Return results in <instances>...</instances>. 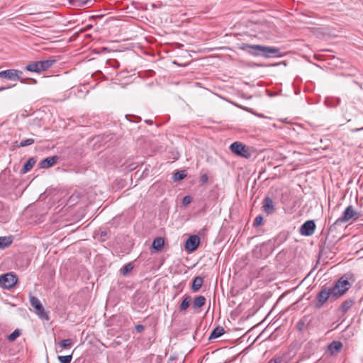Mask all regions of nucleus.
Masks as SVG:
<instances>
[{
  "label": "nucleus",
  "mask_w": 363,
  "mask_h": 363,
  "mask_svg": "<svg viewBox=\"0 0 363 363\" xmlns=\"http://www.w3.org/2000/svg\"><path fill=\"white\" fill-rule=\"evenodd\" d=\"M71 4L74 6L89 8L92 6V0H69Z\"/></svg>",
  "instance_id": "obj_16"
},
{
  "label": "nucleus",
  "mask_w": 363,
  "mask_h": 363,
  "mask_svg": "<svg viewBox=\"0 0 363 363\" xmlns=\"http://www.w3.org/2000/svg\"><path fill=\"white\" fill-rule=\"evenodd\" d=\"M200 238L198 235H191L185 242V249L189 252H193L198 248Z\"/></svg>",
  "instance_id": "obj_11"
},
{
  "label": "nucleus",
  "mask_w": 363,
  "mask_h": 363,
  "mask_svg": "<svg viewBox=\"0 0 363 363\" xmlns=\"http://www.w3.org/2000/svg\"><path fill=\"white\" fill-rule=\"evenodd\" d=\"M191 298L190 296H188V295H186L184 297V299L183 301H182L181 304H180V306H179V309L181 311H186L189 305H190V303H191Z\"/></svg>",
  "instance_id": "obj_23"
},
{
  "label": "nucleus",
  "mask_w": 363,
  "mask_h": 363,
  "mask_svg": "<svg viewBox=\"0 0 363 363\" xmlns=\"http://www.w3.org/2000/svg\"><path fill=\"white\" fill-rule=\"evenodd\" d=\"M359 216V213L355 211L352 206H347L342 213V216L337 218L334 223L330 227V230H332L335 228L336 225H340L342 223L348 222L352 218L354 220L357 219Z\"/></svg>",
  "instance_id": "obj_3"
},
{
  "label": "nucleus",
  "mask_w": 363,
  "mask_h": 363,
  "mask_svg": "<svg viewBox=\"0 0 363 363\" xmlns=\"http://www.w3.org/2000/svg\"><path fill=\"white\" fill-rule=\"evenodd\" d=\"M206 301V299L203 296H198L194 298L192 306L195 309L201 308L205 305Z\"/></svg>",
  "instance_id": "obj_20"
},
{
  "label": "nucleus",
  "mask_w": 363,
  "mask_h": 363,
  "mask_svg": "<svg viewBox=\"0 0 363 363\" xmlns=\"http://www.w3.org/2000/svg\"><path fill=\"white\" fill-rule=\"evenodd\" d=\"M35 143L34 139L33 138H28L26 140H21L18 145H16L18 147H23L28 145H30Z\"/></svg>",
  "instance_id": "obj_29"
},
{
  "label": "nucleus",
  "mask_w": 363,
  "mask_h": 363,
  "mask_svg": "<svg viewBox=\"0 0 363 363\" xmlns=\"http://www.w3.org/2000/svg\"><path fill=\"white\" fill-rule=\"evenodd\" d=\"M56 62L55 60H46L28 64L26 69L28 72L40 73L48 69Z\"/></svg>",
  "instance_id": "obj_5"
},
{
  "label": "nucleus",
  "mask_w": 363,
  "mask_h": 363,
  "mask_svg": "<svg viewBox=\"0 0 363 363\" xmlns=\"http://www.w3.org/2000/svg\"><path fill=\"white\" fill-rule=\"evenodd\" d=\"M133 269V265L132 263H128L125 264L121 269V274L123 276H126L128 274L129 272H130Z\"/></svg>",
  "instance_id": "obj_26"
},
{
  "label": "nucleus",
  "mask_w": 363,
  "mask_h": 363,
  "mask_svg": "<svg viewBox=\"0 0 363 363\" xmlns=\"http://www.w3.org/2000/svg\"><path fill=\"white\" fill-rule=\"evenodd\" d=\"M106 235V232H101V236H105Z\"/></svg>",
  "instance_id": "obj_40"
},
{
  "label": "nucleus",
  "mask_w": 363,
  "mask_h": 363,
  "mask_svg": "<svg viewBox=\"0 0 363 363\" xmlns=\"http://www.w3.org/2000/svg\"><path fill=\"white\" fill-rule=\"evenodd\" d=\"M262 208L263 211L268 215L272 214L274 212L275 208L274 206V202L270 197L267 196L264 199L262 203Z\"/></svg>",
  "instance_id": "obj_13"
},
{
  "label": "nucleus",
  "mask_w": 363,
  "mask_h": 363,
  "mask_svg": "<svg viewBox=\"0 0 363 363\" xmlns=\"http://www.w3.org/2000/svg\"><path fill=\"white\" fill-rule=\"evenodd\" d=\"M145 123H152V121H149V120H147V121H145Z\"/></svg>",
  "instance_id": "obj_41"
},
{
  "label": "nucleus",
  "mask_w": 363,
  "mask_h": 363,
  "mask_svg": "<svg viewBox=\"0 0 363 363\" xmlns=\"http://www.w3.org/2000/svg\"><path fill=\"white\" fill-rule=\"evenodd\" d=\"M72 344V339H65L58 342L59 346L62 349L69 347Z\"/></svg>",
  "instance_id": "obj_30"
},
{
  "label": "nucleus",
  "mask_w": 363,
  "mask_h": 363,
  "mask_svg": "<svg viewBox=\"0 0 363 363\" xmlns=\"http://www.w3.org/2000/svg\"><path fill=\"white\" fill-rule=\"evenodd\" d=\"M30 303L32 307L35 309L36 314L43 320H48L49 319V316L48 313L45 312L41 302L40 300L33 296H30Z\"/></svg>",
  "instance_id": "obj_9"
},
{
  "label": "nucleus",
  "mask_w": 363,
  "mask_h": 363,
  "mask_svg": "<svg viewBox=\"0 0 363 363\" xmlns=\"http://www.w3.org/2000/svg\"><path fill=\"white\" fill-rule=\"evenodd\" d=\"M33 83H35V84L36 83V80H35V79H33Z\"/></svg>",
  "instance_id": "obj_42"
},
{
  "label": "nucleus",
  "mask_w": 363,
  "mask_h": 363,
  "mask_svg": "<svg viewBox=\"0 0 363 363\" xmlns=\"http://www.w3.org/2000/svg\"><path fill=\"white\" fill-rule=\"evenodd\" d=\"M306 327V325H305V323L303 320H300L298 323H297V325H296V328L298 330L300 331H302L304 330Z\"/></svg>",
  "instance_id": "obj_34"
},
{
  "label": "nucleus",
  "mask_w": 363,
  "mask_h": 363,
  "mask_svg": "<svg viewBox=\"0 0 363 363\" xmlns=\"http://www.w3.org/2000/svg\"><path fill=\"white\" fill-rule=\"evenodd\" d=\"M59 160V156L54 155L51 157H48L43 160H42L38 166L41 169H48L52 166H54Z\"/></svg>",
  "instance_id": "obj_12"
},
{
  "label": "nucleus",
  "mask_w": 363,
  "mask_h": 363,
  "mask_svg": "<svg viewBox=\"0 0 363 363\" xmlns=\"http://www.w3.org/2000/svg\"><path fill=\"white\" fill-rule=\"evenodd\" d=\"M230 150L235 155L249 159L252 157L253 150L249 146L240 142H235L230 146Z\"/></svg>",
  "instance_id": "obj_4"
},
{
  "label": "nucleus",
  "mask_w": 363,
  "mask_h": 363,
  "mask_svg": "<svg viewBox=\"0 0 363 363\" xmlns=\"http://www.w3.org/2000/svg\"><path fill=\"white\" fill-rule=\"evenodd\" d=\"M18 277L12 272L6 273L0 276V286L10 289L17 283Z\"/></svg>",
  "instance_id": "obj_8"
},
{
  "label": "nucleus",
  "mask_w": 363,
  "mask_h": 363,
  "mask_svg": "<svg viewBox=\"0 0 363 363\" xmlns=\"http://www.w3.org/2000/svg\"><path fill=\"white\" fill-rule=\"evenodd\" d=\"M354 301L353 299H347L341 305V311L345 313L354 304Z\"/></svg>",
  "instance_id": "obj_25"
},
{
  "label": "nucleus",
  "mask_w": 363,
  "mask_h": 363,
  "mask_svg": "<svg viewBox=\"0 0 363 363\" xmlns=\"http://www.w3.org/2000/svg\"><path fill=\"white\" fill-rule=\"evenodd\" d=\"M57 359L60 363H70L72 359V354L57 356Z\"/></svg>",
  "instance_id": "obj_31"
},
{
  "label": "nucleus",
  "mask_w": 363,
  "mask_h": 363,
  "mask_svg": "<svg viewBox=\"0 0 363 363\" xmlns=\"http://www.w3.org/2000/svg\"><path fill=\"white\" fill-rule=\"evenodd\" d=\"M263 216L261 215L257 216L253 222L254 227H258L262 224Z\"/></svg>",
  "instance_id": "obj_32"
},
{
  "label": "nucleus",
  "mask_w": 363,
  "mask_h": 363,
  "mask_svg": "<svg viewBox=\"0 0 363 363\" xmlns=\"http://www.w3.org/2000/svg\"><path fill=\"white\" fill-rule=\"evenodd\" d=\"M10 88L9 86V87H6V86H1L0 87V91H2L4 90H6L7 89Z\"/></svg>",
  "instance_id": "obj_38"
},
{
  "label": "nucleus",
  "mask_w": 363,
  "mask_h": 363,
  "mask_svg": "<svg viewBox=\"0 0 363 363\" xmlns=\"http://www.w3.org/2000/svg\"><path fill=\"white\" fill-rule=\"evenodd\" d=\"M192 201V198L190 196H185L183 198L182 203L183 205H188Z\"/></svg>",
  "instance_id": "obj_35"
},
{
  "label": "nucleus",
  "mask_w": 363,
  "mask_h": 363,
  "mask_svg": "<svg viewBox=\"0 0 363 363\" xmlns=\"http://www.w3.org/2000/svg\"><path fill=\"white\" fill-rule=\"evenodd\" d=\"M289 354L284 353L281 355H275L268 363H289Z\"/></svg>",
  "instance_id": "obj_14"
},
{
  "label": "nucleus",
  "mask_w": 363,
  "mask_h": 363,
  "mask_svg": "<svg viewBox=\"0 0 363 363\" xmlns=\"http://www.w3.org/2000/svg\"><path fill=\"white\" fill-rule=\"evenodd\" d=\"M350 277L348 274H344L330 288L333 297H335L336 300L343 296L351 287L352 284L349 281Z\"/></svg>",
  "instance_id": "obj_2"
},
{
  "label": "nucleus",
  "mask_w": 363,
  "mask_h": 363,
  "mask_svg": "<svg viewBox=\"0 0 363 363\" xmlns=\"http://www.w3.org/2000/svg\"><path fill=\"white\" fill-rule=\"evenodd\" d=\"M223 334H224V329H223V328L221 327V326H217L211 332V335L209 336V340L218 338L221 335H223Z\"/></svg>",
  "instance_id": "obj_21"
},
{
  "label": "nucleus",
  "mask_w": 363,
  "mask_h": 363,
  "mask_svg": "<svg viewBox=\"0 0 363 363\" xmlns=\"http://www.w3.org/2000/svg\"><path fill=\"white\" fill-rule=\"evenodd\" d=\"M13 242V239L10 236L0 237V249H5L9 247Z\"/></svg>",
  "instance_id": "obj_22"
},
{
  "label": "nucleus",
  "mask_w": 363,
  "mask_h": 363,
  "mask_svg": "<svg viewBox=\"0 0 363 363\" xmlns=\"http://www.w3.org/2000/svg\"><path fill=\"white\" fill-rule=\"evenodd\" d=\"M186 177V174L184 170L177 171L173 175L174 181H181Z\"/></svg>",
  "instance_id": "obj_27"
},
{
  "label": "nucleus",
  "mask_w": 363,
  "mask_h": 363,
  "mask_svg": "<svg viewBox=\"0 0 363 363\" xmlns=\"http://www.w3.org/2000/svg\"><path fill=\"white\" fill-rule=\"evenodd\" d=\"M328 347L331 354H335L340 352L342 347V344L340 341H333Z\"/></svg>",
  "instance_id": "obj_17"
},
{
  "label": "nucleus",
  "mask_w": 363,
  "mask_h": 363,
  "mask_svg": "<svg viewBox=\"0 0 363 363\" xmlns=\"http://www.w3.org/2000/svg\"><path fill=\"white\" fill-rule=\"evenodd\" d=\"M145 326L143 325H137L135 326V330L138 333H141L144 330Z\"/></svg>",
  "instance_id": "obj_37"
},
{
  "label": "nucleus",
  "mask_w": 363,
  "mask_h": 363,
  "mask_svg": "<svg viewBox=\"0 0 363 363\" xmlns=\"http://www.w3.org/2000/svg\"><path fill=\"white\" fill-rule=\"evenodd\" d=\"M203 283V277H199V276L196 277L192 281V285H191L192 291L194 292L198 291L201 289Z\"/></svg>",
  "instance_id": "obj_18"
},
{
  "label": "nucleus",
  "mask_w": 363,
  "mask_h": 363,
  "mask_svg": "<svg viewBox=\"0 0 363 363\" xmlns=\"http://www.w3.org/2000/svg\"><path fill=\"white\" fill-rule=\"evenodd\" d=\"M238 48L255 57L261 56L264 58H271L281 56L280 49L275 47L240 43L238 44Z\"/></svg>",
  "instance_id": "obj_1"
},
{
  "label": "nucleus",
  "mask_w": 363,
  "mask_h": 363,
  "mask_svg": "<svg viewBox=\"0 0 363 363\" xmlns=\"http://www.w3.org/2000/svg\"><path fill=\"white\" fill-rule=\"evenodd\" d=\"M328 300L334 301L336 298L333 297L330 288H323L316 296L314 303L315 308H321Z\"/></svg>",
  "instance_id": "obj_6"
},
{
  "label": "nucleus",
  "mask_w": 363,
  "mask_h": 363,
  "mask_svg": "<svg viewBox=\"0 0 363 363\" xmlns=\"http://www.w3.org/2000/svg\"><path fill=\"white\" fill-rule=\"evenodd\" d=\"M315 230V223L313 220H308L303 223L300 228L299 232L303 236L312 235Z\"/></svg>",
  "instance_id": "obj_10"
},
{
  "label": "nucleus",
  "mask_w": 363,
  "mask_h": 363,
  "mask_svg": "<svg viewBox=\"0 0 363 363\" xmlns=\"http://www.w3.org/2000/svg\"><path fill=\"white\" fill-rule=\"evenodd\" d=\"M22 71L11 69L0 72V78H4L11 81H20L23 84L26 83V79L21 78Z\"/></svg>",
  "instance_id": "obj_7"
},
{
  "label": "nucleus",
  "mask_w": 363,
  "mask_h": 363,
  "mask_svg": "<svg viewBox=\"0 0 363 363\" xmlns=\"http://www.w3.org/2000/svg\"><path fill=\"white\" fill-rule=\"evenodd\" d=\"M21 334V332L19 329H16L13 333H11L7 337L9 341L13 342Z\"/></svg>",
  "instance_id": "obj_28"
},
{
  "label": "nucleus",
  "mask_w": 363,
  "mask_h": 363,
  "mask_svg": "<svg viewBox=\"0 0 363 363\" xmlns=\"http://www.w3.org/2000/svg\"><path fill=\"white\" fill-rule=\"evenodd\" d=\"M125 118L130 121L138 123L140 121V118L136 116H125Z\"/></svg>",
  "instance_id": "obj_33"
},
{
  "label": "nucleus",
  "mask_w": 363,
  "mask_h": 363,
  "mask_svg": "<svg viewBox=\"0 0 363 363\" xmlns=\"http://www.w3.org/2000/svg\"><path fill=\"white\" fill-rule=\"evenodd\" d=\"M81 197V193L78 191H74L69 198L68 203L69 206H74L77 202L79 198Z\"/></svg>",
  "instance_id": "obj_24"
},
{
  "label": "nucleus",
  "mask_w": 363,
  "mask_h": 363,
  "mask_svg": "<svg viewBox=\"0 0 363 363\" xmlns=\"http://www.w3.org/2000/svg\"><path fill=\"white\" fill-rule=\"evenodd\" d=\"M224 363H227V362H224Z\"/></svg>",
  "instance_id": "obj_43"
},
{
  "label": "nucleus",
  "mask_w": 363,
  "mask_h": 363,
  "mask_svg": "<svg viewBox=\"0 0 363 363\" xmlns=\"http://www.w3.org/2000/svg\"><path fill=\"white\" fill-rule=\"evenodd\" d=\"M208 175L206 174H202L201 176V177H200V181L203 184H206L208 182Z\"/></svg>",
  "instance_id": "obj_36"
},
{
  "label": "nucleus",
  "mask_w": 363,
  "mask_h": 363,
  "mask_svg": "<svg viewBox=\"0 0 363 363\" xmlns=\"http://www.w3.org/2000/svg\"><path fill=\"white\" fill-rule=\"evenodd\" d=\"M36 160L34 157L29 158L27 162L24 164L21 171V173L25 174L29 172L35 165Z\"/></svg>",
  "instance_id": "obj_19"
},
{
  "label": "nucleus",
  "mask_w": 363,
  "mask_h": 363,
  "mask_svg": "<svg viewBox=\"0 0 363 363\" xmlns=\"http://www.w3.org/2000/svg\"><path fill=\"white\" fill-rule=\"evenodd\" d=\"M164 245V240L161 237H158L154 239L152 243V248L155 250L157 252H160L162 250Z\"/></svg>",
  "instance_id": "obj_15"
},
{
  "label": "nucleus",
  "mask_w": 363,
  "mask_h": 363,
  "mask_svg": "<svg viewBox=\"0 0 363 363\" xmlns=\"http://www.w3.org/2000/svg\"><path fill=\"white\" fill-rule=\"evenodd\" d=\"M363 130V127H362V128H355V129L354 130V132H357V131H359V130Z\"/></svg>",
  "instance_id": "obj_39"
}]
</instances>
